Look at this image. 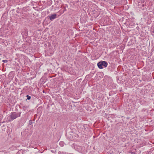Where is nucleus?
<instances>
[{"instance_id": "obj_11", "label": "nucleus", "mask_w": 154, "mask_h": 154, "mask_svg": "<svg viewBox=\"0 0 154 154\" xmlns=\"http://www.w3.org/2000/svg\"><path fill=\"white\" fill-rule=\"evenodd\" d=\"M153 32L154 33V30L153 31Z\"/></svg>"}, {"instance_id": "obj_1", "label": "nucleus", "mask_w": 154, "mask_h": 154, "mask_svg": "<svg viewBox=\"0 0 154 154\" xmlns=\"http://www.w3.org/2000/svg\"><path fill=\"white\" fill-rule=\"evenodd\" d=\"M21 112L17 113L15 112H12L10 115L7 118L8 121L11 122L18 117L20 116Z\"/></svg>"}, {"instance_id": "obj_8", "label": "nucleus", "mask_w": 154, "mask_h": 154, "mask_svg": "<svg viewBox=\"0 0 154 154\" xmlns=\"http://www.w3.org/2000/svg\"><path fill=\"white\" fill-rule=\"evenodd\" d=\"M2 62L3 63H7L8 62V60H2Z\"/></svg>"}, {"instance_id": "obj_2", "label": "nucleus", "mask_w": 154, "mask_h": 154, "mask_svg": "<svg viewBox=\"0 0 154 154\" xmlns=\"http://www.w3.org/2000/svg\"><path fill=\"white\" fill-rule=\"evenodd\" d=\"M108 65L107 63L105 61H101L99 62L97 65L98 68L100 69H102L103 68V66L106 67Z\"/></svg>"}, {"instance_id": "obj_6", "label": "nucleus", "mask_w": 154, "mask_h": 154, "mask_svg": "<svg viewBox=\"0 0 154 154\" xmlns=\"http://www.w3.org/2000/svg\"><path fill=\"white\" fill-rule=\"evenodd\" d=\"M26 97H27V99L28 100H29L31 99V97L29 95H27Z\"/></svg>"}, {"instance_id": "obj_10", "label": "nucleus", "mask_w": 154, "mask_h": 154, "mask_svg": "<svg viewBox=\"0 0 154 154\" xmlns=\"http://www.w3.org/2000/svg\"><path fill=\"white\" fill-rule=\"evenodd\" d=\"M131 153H132V154H134V152H132Z\"/></svg>"}, {"instance_id": "obj_3", "label": "nucleus", "mask_w": 154, "mask_h": 154, "mask_svg": "<svg viewBox=\"0 0 154 154\" xmlns=\"http://www.w3.org/2000/svg\"><path fill=\"white\" fill-rule=\"evenodd\" d=\"M21 34L23 37L27 36L28 35V31L26 29H24L21 32Z\"/></svg>"}, {"instance_id": "obj_9", "label": "nucleus", "mask_w": 154, "mask_h": 154, "mask_svg": "<svg viewBox=\"0 0 154 154\" xmlns=\"http://www.w3.org/2000/svg\"><path fill=\"white\" fill-rule=\"evenodd\" d=\"M144 5L143 4V5H142L141 6L142 7H144Z\"/></svg>"}, {"instance_id": "obj_12", "label": "nucleus", "mask_w": 154, "mask_h": 154, "mask_svg": "<svg viewBox=\"0 0 154 154\" xmlns=\"http://www.w3.org/2000/svg\"><path fill=\"white\" fill-rule=\"evenodd\" d=\"M2 55V54H0V55Z\"/></svg>"}, {"instance_id": "obj_4", "label": "nucleus", "mask_w": 154, "mask_h": 154, "mask_svg": "<svg viewBox=\"0 0 154 154\" xmlns=\"http://www.w3.org/2000/svg\"><path fill=\"white\" fill-rule=\"evenodd\" d=\"M57 15L56 14H54L48 16V17L51 21H52L57 18Z\"/></svg>"}, {"instance_id": "obj_5", "label": "nucleus", "mask_w": 154, "mask_h": 154, "mask_svg": "<svg viewBox=\"0 0 154 154\" xmlns=\"http://www.w3.org/2000/svg\"><path fill=\"white\" fill-rule=\"evenodd\" d=\"M28 108V106H23V110L25 111L27 108Z\"/></svg>"}, {"instance_id": "obj_7", "label": "nucleus", "mask_w": 154, "mask_h": 154, "mask_svg": "<svg viewBox=\"0 0 154 154\" xmlns=\"http://www.w3.org/2000/svg\"><path fill=\"white\" fill-rule=\"evenodd\" d=\"M32 121L31 120H30L29 121V125H31L32 124Z\"/></svg>"}]
</instances>
